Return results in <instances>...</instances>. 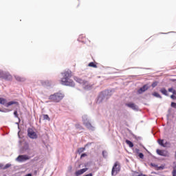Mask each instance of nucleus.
Masks as SVG:
<instances>
[{
	"label": "nucleus",
	"mask_w": 176,
	"mask_h": 176,
	"mask_svg": "<svg viewBox=\"0 0 176 176\" xmlns=\"http://www.w3.org/2000/svg\"><path fill=\"white\" fill-rule=\"evenodd\" d=\"M168 90L169 92L173 93V91H174V89L173 88H169Z\"/></svg>",
	"instance_id": "obj_32"
},
{
	"label": "nucleus",
	"mask_w": 176,
	"mask_h": 176,
	"mask_svg": "<svg viewBox=\"0 0 176 176\" xmlns=\"http://www.w3.org/2000/svg\"><path fill=\"white\" fill-rule=\"evenodd\" d=\"M65 95L61 92H57L49 96V100L52 102H60L63 98H64Z\"/></svg>",
	"instance_id": "obj_2"
},
{
	"label": "nucleus",
	"mask_w": 176,
	"mask_h": 176,
	"mask_svg": "<svg viewBox=\"0 0 176 176\" xmlns=\"http://www.w3.org/2000/svg\"><path fill=\"white\" fill-rule=\"evenodd\" d=\"M87 170H88L87 168L78 170H77V171L75 173V175H76V176L82 175V174H84V173H86V171H87Z\"/></svg>",
	"instance_id": "obj_10"
},
{
	"label": "nucleus",
	"mask_w": 176,
	"mask_h": 176,
	"mask_svg": "<svg viewBox=\"0 0 176 176\" xmlns=\"http://www.w3.org/2000/svg\"><path fill=\"white\" fill-rule=\"evenodd\" d=\"M27 160H30V156L27 155H19L18 157L16 158V161L19 162L20 163L23 162H25Z\"/></svg>",
	"instance_id": "obj_7"
},
{
	"label": "nucleus",
	"mask_w": 176,
	"mask_h": 176,
	"mask_svg": "<svg viewBox=\"0 0 176 176\" xmlns=\"http://www.w3.org/2000/svg\"><path fill=\"white\" fill-rule=\"evenodd\" d=\"M151 166H152V167H156L157 168V165H156L155 164H151Z\"/></svg>",
	"instance_id": "obj_33"
},
{
	"label": "nucleus",
	"mask_w": 176,
	"mask_h": 176,
	"mask_svg": "<svg viewBox=\"0 0 176 176\" xmlns=\"http://www.w3.org/2000/svg\"><path fill=\"white\" fill-rule=\"evenodd\" d=\"M78 40L80 42H82V43H87V38H86V36H83V35H80L78 38Z\"/></svg>",
	"instance_id": "obj_12"
},
{
	"label": "nucleus",
	"mask_w": 176,
	"mask_h": 176,
	"mask_svg": "<svg viewBox=\"0 0 176 176\" xmlns=\"http://www.w3.org/2000/svg\"><path fill=\"white\" fill-rule=\"evenodd\" d=\"M14 104L19 105V102H14V101H10L6 104V107L8 108V107H10V105H14Z\"/></svg>",
	"instance_id": "obj_13"
},
{
	"label": "nucleus",
	"mask_w": 176,
	"mask_h": 176,
	"mask_svg": "<svg viewBox=\"0 0 176 176\" xmlns=\"http://www.w3.org/2000/svg\"><path fill=\"white\" fill-rule=\"evenodd\" d=\"M25 176H32V174L28 173V174H27Z\"/></svg>",
	"instance_id": "obj_36"
},
{
	"label": "nucleus",
	"mask_w": 176,
	"mask_h": 176,
	"mask_svg": "<svg viewBox=\"0 0 176 176\" xmlns=\"http://www.w3.org/2000/svg\"><path fill=\"white\" fill-rule=\"evenodd\" d=\"M157 170H164V166H157Z\"/></svg>",
	"instance_id": "obj_24"
},
{
	"label": "nucleus",
	"mask_w": 176,
	"mask_h": 176,
	"mask_svg": "<svg viewBox=\"0 0 176 176\" xmlns=\"http://www.w3.org/2000/svg\"><path fill=\"white\" fill-rule=\"evenodd\" d=\"M0 79H5V80H12V75L8 73H5L0 71Z\"/></svg>",
	"instance_id": "obj_5"
},
{
	"label": "nucleus",
	"mask_w": 176,
	"mask_h": 176,
	"mask_svg": "<svg viewBox=\"0 0 176 176\" xmlns=\"http://www.w3.org/2000/svg\"><path fill=\"white\" fill-rule=\"evenodd\" d=\"M9 167H10V164H7L5 166V168H9Z\"/></svg>",
	"instance_id": "obj_34"
},
{
	"label": "nucleus",
	"mask_w": 176,
	"mask_h": 176,
	"mask_svg": "<svg viewBox=\"0 0 176 176\" xmlns=\"http://www.w3.org/2000/svg\"><path fill=\"white\" fill-rule=\"evenodd\" d=\"M88 67H92V68H97V65L94 64V62L89 63Z\"/></svg>",
	"instance_id": "obj_19"
},
{
	"label": "nucleus",
	"mask_w": 176,
	"mask_h": 176,
	"mask_svg": "<svg viewBox=\"0 0 176 176\" xmlns=\"http://www.w3.org/2000/svg\"><path fill=\"white\" fill-rule=\"evenodd\" d=\"M84 124L85 126H86L87 129H93V126H91V124L87 120H84Z\"/></svg>",
	"instance_id": "obj_15"
},
{
	"label": "nucleus",
	"mask_w": 176,
	"mask_h": 176,
	"mask_svg": "<svg viewBox=\"0 0 176 176\" xmlns=\"http://www.w3.org/2000/svg\"><path fill=\"white\" fill-rule=\"evenodd\" d=\"M74 79L77 82V83H80V85H82L85 89H89V87H91V85L89 84V82H87V80H82V78L77 76H75Z\"/></svg>",
	"instance_id": "obj_3"
},
{
	"label": "nucleus",
	"mask_w": 176,
	"mask_h": 176,
	"mask_svg": "<svg viewBox=\"0 0 176 176\" xmlns=\"http://www.w3.org/2000/svg\"><path fill=\"white\" fill-rule=\"evenodd\" d=\"M62 75L63 78L60 80L61 85L63 86H70L71 87H74L75 86L74 80L70 79L72 77V72L67 70L62 73Z\"/></svg>",
	"instance_id": "obj_1"
},
{
	"label": "nucleus",
	"mask_w": 176,
	"mask_h": 176,
	"mask_svg": "<svg viewBox=\"0 0 176 176\" xmlns=\"http://www.w3.org/2000/svg\"><path fill=\"white\" fill-rule=\"evenodd\" d=\"M126 107H129V108H131L133 110L137 109V105L134 103H127L126 104Z\"/></svg>",
	"instance_id": "obj_14"
},
{
	"label": "nucleus",
	"mask_w": 176,
	"mask_h": 176,
	"mask_svg": "<svg viewBox=\"0 0 176 176\" xmlns=\"http://www.w3.org/2000/svg\"><path fill=\"white\" fill-rule=\"evenodd\" d=\"M14 115L15 118H19V113H17V111H15L14 112Z\"/></svg>",
	"instance_id": "obj_27"
},
{
	"label": "nucleus",
	"mask_w": 176,
	"mask_h": 176,
	"mask_svg": "<svg viewBox=\"0 0 176 176\" xmlns=\"http://www.w3.org/2000/svg\"><path fill=\"white\" fill-rule=\"evenodd\" d=\"M171 107H172V108H175L176 109V103L174 102H172Z\"/></svg>",
	"instance_id": "obj_26"
},
{
	"label": "nucleus",
	"mask_w": 176,
	"mask_h": 176,
	"mask_svg": "<svg viewBox=\"0 0 176 176\" xmlns=\"http://www.w3.org/2000/svg\"><path fill=\"white\" fill-rule=\"evenodd\" d=\"M0 104L5 105V104H6V100L3 98H0Z\"/></svg>",
	"instance_id": "obj_17"
},
{
	"label": "nucleus",
	"mask_w": 176,
	"mask_h": 176,
	"mask_svg": "<svg viewBox=\"0 0 176 176\" xmlns=\"http://www.w3.org/2000/svg\"><path fill=\"white\" fill-rule=\"evenodd\" d=\"M85 150H86L85 148H83V147L79 148L78 149V153H79V155H80V153L85 152Z\"/></svg>",
	"instance_id": "obj_18"
},
{
	"label": "nucleus",
	"mask_w": 176,
	"mask_h": 176,
	"mask_svg": "<svg viewBox=\"0 0 176 176\" xmlns=\"http://www.w3.org/2000/svg\"><path fill=\"white\" fill-rule=\"evenodd\" d=\"M170 98H172V100H176V97L175 95H171Z\"/></svg>",
	"instance_id": "obj_31"
},
{
	"label": "nucleus",
	"mask_w": 176,
	"mask_h": 176,
	"mask_svg": "<svg viewBox=\"0 0 176 176\" xmlns=\"http://www.w3.org/2000/svg\"><path fill=\"white\" fill-rule=\"evenodd\" d=\"M161 93L163 94L164 96H168V94H167V90L165 89V88H162L160 90Z\"/></svg>",
	"instance_id": "obj_20"
},
{
	"label": "nucleus",
	"mask_w": 176,
	"mask_h": 176,
	"mask_svg": "<svg viewBox=\"0 0 176 176\" xmlns=\"http://www.w3.org/2000/svg\"><path fill=\"white\" fill-rule=\"evenodd\" d=\"M120 171V165H119V162H116L111 170V175H117V174Z\"/></svg>",
	"instance_id": "obj_4"
},
{
	"label": "nucleus",
	"mask_w": 176,
	"mask_h": 176,
	"mask_svg": "<svg viewBox=\"0 0 176 176\" xmlns=\"http://www.w3.org/2000/svg\"><path fill=\"white\" fill-rule=\"evenodd\" d=\"M28 135L32 140H36V138H38V135H36V133H35V131H34V130L31 128L28 129Z\"/></svg>",
	"instance_id": "obj_6"
},
{
	"label": "nucleus",
	"mask_w": 176,
	"mask_h": 176,
	"mask_svg": "<svg viewBox=\"0 0 176 176\" xmlns=\"http://www.w3.org/2000/svg\"><path fill=\"white\" fill-rule=\"evenodd\" d=\"M125 142L127 144V145H129V148H133V146H134V144L130 140H126Z\"/></svg>",
	"instance_id": "obj_16"
},
{
	"label": "nucleus",
	"mask_w": 176,
	"mask_h": 176,
	"mask_svg": "<svg viewBox=\"0 0 176 176\" xmlns=\"http://www.w3.org/2000/svg\"><path fill=\"white\" fill-rule=\"evenodd\" d=\"M153 96H154V97H157V98H162V96H160L157 92L153 93Z\"/></svg>",
	"instance_id": "obj_21"
},
{
	"label": "nucleus",
	"mask_w": 176,
	"mask_h": 176,
	"mask_svg": "<svg viewBox=\"0 0 176 176\" xmlns=\"http://www.w3.org/2000/svg\"><path fill=\"white\" fill-rule=\"evenodd\" d=\"M43 120H50V118L47 114L43 115Z\"/></svg>",
	"instance_id": "obj_22"
},
{
	"label": "nucleus",
	"mask_w": 176,
	"mask_h": 176,
	"mask_svg": "<svg viewBox=\"0 0 176 176\" xmlns=\"http://www.w3.org/2000/svg\"><path fill=\"white\" fill-rule=\"evenodd\" d=\"M146 90H148V87L146 85H144L140 89H138V94H142V93L146 91Z\"/></svg>",
	"instance_id": "obj_11"
},
{
	"label": "nucleus",
	"mask_w": 176,
	"mask_h": 176,
	"mask_svg": "<svg viewBox=\"0 0 176 176\" xmlns=\"http://www.w3.org/2000/svg\"><path fill=\"white\" fill-rule=\"evenodd\" d=\"M139 157H140V159H144V154L142 153H139Z\"/></svg>",
	"instance_id": "obj_28"
},
{
	"label": "nucleus",
	"mask_w": 176,
	"mask_h": 176,
	"mask_svg": "<svg viewBox=\"0 0 176 176\" xmlns=\"http://www.w3.org/2000/svg\"><path fill=\"white\" fill-rule=\"evenodd\" d=\"M86 156H87V154L86 153H82L80 156V159H82V157H86Z\"/></svg>",
	"instance_id": "obj_29"
},
{
	"label": "nucleus",
	"mask_w": 176,
	"mask_h": 176,
	"mask_svg": "<svg viewBox=\"0 0 176 176\" xmlns=\"http://www.w3.org/2000/svg\"><path fill=\"white\" fill-rule=\"evenodd\" d=\"M105 153H107V151H102V156H103V157H107V155H105Z\"/></svg>",
	"instance_id": "obj_30"
},
{
	"label": "nucleus",
	"mask_w": 176,
	"mask_h": 176,
	"mask_svg": "<svg viewBox=\"0 0 176 176\" xmlns=\"http://www.w3.org/2000/svg\"><path fill=\"white\" fill-rule=\"evenodd\" d=\"M172 93H173V96H176V91L175 89H173Z\"/></svg>",
	"instance_id": "obj_35"
},
{
	"label": "nucleus",
	"mask_w": 176,
	"mask_h": 176,
	"mask_svg": "<svg viewBox=\"0 0 176 176\" xmlns=\"http://www.w3.org/2000/svg\"><path fill=\"white\" fill-rule=\"evenodd\" d=\"M152 87H156L157 86V82H154L151 85Z\"/></svg>",
	"instance_id": "obj_25"
},
{
	"label": "nucleus",
	"mask_w": 176,
	"mask_h": 176,
	"mask_svg": "<svg viewBox=\"0 0 176 176\" xmlns=\"http://www.w3.org/2000/svg\"><path fill=\"white\" fill-rule=\"evenodd\" d=\"M156 153L160 156H168V152L164 150L157 149Z\"/></svg>",
	"instance_id": "obj_8"
},
{
	"label": "nucleus",
	"mask_w": 176,
	"mask_h": 176,
	"mask_svg": "<svg viewBox=\"0 0 176 176\" xmlns=\"http://www.w3.org/2000/svg\"><path fill=\"white\" fill-rule=\"evenodd\" d=\"M158 144L161 145V146H163L164 148H166V146H168V145H170V143L168 142H166L164 143V140L162 139L158 140Z\"/></svg>",
	"instance_id": "obj_9"
},
{
	"label": "nucleus",
	"mask_w": 176,
	"mask_h": 176,
	"mask_svg": "<svg viewBox=\"0 0 176 176\" xmlns=\"http://www.w3.org/2000/svg\"><path fill=\"white\" fill-rule=\"evenodd\" d=\"M15 79L18 81V82H22L23 78L19 76H15Z\"/></svg>",
	"instance_id": "obj_23"
}]
</instances>
